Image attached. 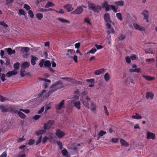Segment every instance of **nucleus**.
<instances>
[{
  "label": "nucleus",
  "mask_w": 157,
  "mask_h": 157,
  "mask_svg": "<svg viewBox=\"0 0 157 157\" xmlns=\"http://www.w3.org/2000/svg\"><path fill=\"white\" fill-rule=\"evenodd\" d=\"M44 106L42 107L41 108L38 110L37 112V113L38 114H41V113L44 110Z\"/></svg>",
  "instance_id": "nucleus-55"
},
{
  "label": "nucleus",
  "mask_w": 157,
  "mask_h": 157,
  "mask_svg": "<svg viewBox=\"0 0 157 157\" xmlns=\"http://www.w3.org/2000/svg\"><path fill=\"white\" fill-rule=\"evenodd\" d=\"M82 103L85 107L90 109L92 112L95 111L97 107L96 104L92 101H82Z\"/></svg>",
  "instance_id": "nucleus-3"
},
{
  "label": "nucleus",
  "mask_w": 157,
  "mask_h": 157,
  "mask_svg": "<svg viewBox=\"0 0 157 157\" xmlns=\"http://www.w3.org/2000/svg\"><path fill=\"white\" fill-rule=\"evenodd\" d=\"M87 3L88 4V8L90 9L91 10H94L95 8V6L93 3L89 1H88Z\"/></svg>",
  "instance_id": "nucleus-22"
},
{
  "label": "nucleus",
  "mask_w": 157,
  "mask_h": 157,
  "mask_svg": "<svg viewBox=\"0 0 157 157\" xmlns=\"http://www.w3.org/2000/svg\"><path fill=\"white\" fill-rule=\"evenodd\" d=\"M24 7L27 10H29L31 8L30 6L27 4H25L24 5Z\"/></svg>",
  "instance_id": "nucleus-50"
},
{
  "label": "nucleus",
  "mask_w": 157,
  "mask_h": 157,
  "mask_svg": "<svg viewBox=\"0 0 157 157\" xmlns=\"http://www.w3.org/2000/svg\"><path fill=\"white\" fill-rule=\"evenodd\" d=\"M35 141L34 139H32L29 140L28 141V144L29 145H33L34 144Z\"/></svg>",
  "instance_id": "nucleus-46"
},
{
  "label": "nucleus",
  "mask_w": 157,
  "mask_h": 157,
  "mask_svg": "<svg viewBox=\"0 0 157 157\" xmlns=\"http://www.w3.org/2000/svg\"><path fill=\"white\" fill-rule=\"evenodd\" d=\"M64 86L63 83L60 81L52 85L50 89V90L47 94H46L45 90H43L39 93V97L44 95L45 97H48L54 91L63 88Z\"/></svg>",
  "instance_id": "nucleus-1"
},
{
  "label": "nucleus",
  "mask_w": 157,
  "mask_h": 157,
  "mask_svg": "<svg viewBox=\"0 0 157 157\" xmlns=\"http://www.w3.org/2000/svg\"><path fill=\"white\" fill-rule=\"evenodd\" d=\"M20 111H22L25 113L28 114L30 113V111L29 109H20Z\"/></svg>",
  "instance_id": "nucleus-56"
},
{
  "label": "nucleus",
  "mask_w": 157,
  "mask_h": 157,
  "mask_svg": "<svg viewBox=\"0 0 157 157\" xmlns=\"http://www.w3.org/2000/svg\"><path fill=\"white\" fill-rule=\"evenodd\" d=\"M143 77L146 80L148 81L151 80L153 79L154 78L153 77L143 75Z\"/></svg>",
  "instance_id": "nucleus-43"
},
{
  "label": "nucleus",
  "mask_w": 157,
  "mask_h": 157,
  "mask_svg": "<svg viewBox=\"0 0 157 157\" xmlns=\"http://www.w3.org/2000/svg\"><path fill=\"white\" fill-rule=\"evenodd\" d=\"M31 64L33 65H34L36 64V62L37 61L38 59L37 57L35 56H31Z\"/></svg>",
  "instance_id": "nucleus-25"
},
{
  "label": "nucleus",
  "mask_w": 157,
  "mask_h": 157,
  "mask_svg": "<svg viewBox=\"0 0 157 157\" xmlns=\"http://www.w3.org/2000/svg\"><path fill=\"white\" fill-rule=\"evenodd\" d=\"M129 71L131 72H136L137 73H140L141 72V69L140 68H130L129 69Z\"/></svg>",
  "instance_id": "nucleus-23"
},
{
  "label": "nucleus",
  "mask_w": 157,
  "mask_h": 157,
  "mask_svg": "<svg viewBox=\"0 0 157 157\" xmlns=\"http://www.w3.org/2000/svg\"><path fill=\"white\" fill-rule=\"evenodd\" d=\"M53 134H52L48 136V137L47 136L44 137L42 139V141L43 144L45 143L48 140L49 141L50 143H52V140L53 136Z\"/></svg>",
  "instance_id": "nucleus-8"
},
{
  "label": "nucleus",
  "mask_w": 157,
  "mask_h": 157,
  "mask_svg": "<svg viewBox=\"0 0 157 157\" xmlns=\"http://www.w3.org/2000/svg\"><path fill=\"white\" fill-rule=\"evenodd\" d=\"M103 20L105 22V24H110L112 23V21L111 19L110 14L109 13H105L103 15Z\"/></svg>",
  "instance_id": "nucleus-5"
},
{
  "label": "nucleus",
  "mask_w": 157,
  "mask_h": 157,
  "mask_svg": "<svg viewBox=\"0 0 157 157\" xmlns=\"http://www.w3.org/2000/svg\"><path fill=\"white\" fill-rule=\"evenodd\" d=\"M30 65V63L27 62H25L23 63L21 65L22 68H25L28 67Z\"/></svg>",
  "instance_id": "nucleus-33"
},
{
  "label": "nucleus",
  "mask_w": 157,
  "mask_h": 157,
  "mask_svg": "<svg viewBox=\"0 0 157 157\" xmlns=\"http://www.w3.org/2000/svg\"><path fill=\"white\" fill-rule=\"evenodd\" d=\"M0 25H2L5 28H7L8 27L7 25L3 21H0Z\"/></svg>",
  "instance_id": "nucleus-54"
},
{
  "label": "nucleus",
  "mask_w": 157,
  "mask_h": 157,
  "mask_svg": "<svg viewBox=\"0 0 157 157\" xmlns=\"http://www.w3.org/2000/svg\"><path fill=\"white\" fill-rule=\"evenodd\" d=\"M25 69V68H22V67H21V75L22 77H24L26 75Z\"/></svg>",
  "instance_id": "nucleus-41"
},
{
  "label": "nucleus",
  "mask_w": 157,
  "mask_h": 157,
  "mask_svg": "<svg viewBox=\"0 0 157 157\" xmlns=\"http://www.w3.org/2000/svg\"><path fill=\"white\" fill-rule=\"evenodd\" d=\"M116 16L117 18L120 21L122 20V17L121 13H118L116 14Z\"/></svg>",
  "instance_id": "nucleus-37"
},
{
  "label": "nucleus",
  "mask_w": 157,
  "mask_h": 157,
  "mask_svg": "<svg viewBox=\"0 0 157 157\" xmlns=\"http://www.w3.org/2000/svg\"><path fill=\"white\" fill-rule=\"evenodd\" d=\"M57 19L58 21L61 23L65 24H70V22L69 20L62 17H58Z\"/></svg>",
  "instance_id": "nucleus-16"
},
{
  "label": "nucleus",
  "mask_w": 157,
  "mask_h": 157,
  "mask_svg": "<svg viewBox=\"0 0 157 157\" xmlns=\"http://www.w3.org/2000/svg\"><path fill=\"white\" fill-rule=\"evenodd\" d=\"M101 8L103 9L106 12H109L110 10H112L114 13H116L117 11V8L112 5H109L108 2L105 0L101 5Z\"/></svg>",
  "instance_id": "nucleus-2"
},
{
  "label": "nucleus",
  "mask_w": 157,
  "mask_h": 157,
  "mask_svg": "<svg viewBox=\"0 0 157 157\" xmlns=\"http://www.w3.org/2000/svg\"><path fill=\"white\" fill-rule=\"evenodd\" d=\"M36 17L39 20H40L43 17V15L41 13H38L36 14Z\"/></svg>",
  "instance_id": "nucleus-34"
},
{
  "label": "nucleus",
  "mask_w": 157,
  "mask_h": 157,
  "mask_svg": "<svg viewBox=\"0 0 157 157\" xmlns=\"http://www.w3.org/2000/svg\"><path fill=\"white\" fill-rule=\"evenodd\" d=\"M67 52L68 53L67 54V55H74L75 53V51L73 49H68L67 50Z\"/></svg>",
  "instance_id": "nucleus-38"
},
{
  "label": "nucleus",
  "mask_w": 157,
  "mask_h": 157,
  "mask_svg": "<svg viewBox=\"0 0 157 157\" xmlns=\"http://www.w3.org/2000/svg\"><path fill=\"white\" fill-rule=\"evenodd\" d=\"M105 26L108 29L107 31V34L108 35H110V33L114 34L115 33V32L114 29L113 28L111 27V25L110 24L108 23L105 24Z\"/></svg>",
  "instance_id": "nucleus-6"
},
{
  "label": "nucleus",
  "mask_w": 157,
  "mask_h": 157,
  "mask_svg": "<svg viewBox=\"0 0 157 157\" xmlns=\"http://www.w3.org/2000/svg\"><path fill=\"white\" fill-rule=\"evenodd\" d=\"M154 97L153 94L151 92H147L146 94V97L147 98H150L151 99L153 98Z\"/></svg>",
  "instance_id": "nucleus-24"
},
{
  "label": "nucleus",
  "mask_w": 157,
  "mask_h": 157,
  "mask_svg": "<svg viewBox=\"0 0 157 157\" xmlns=\"http://www.w3.org/2000/svg\"><path fill=\"white\" fill-rule=\"evenodd\" d=\"M118 140V139L116 138H111V141L113 143H117Z\"/></svg>",
  "instance_id": "nucleus-52"
},
{
  "label": "nucleus",
  "mask_w": 157,
  "mask_h": 157,
  "mask_svg": "<svg viewBox=\"0 0 157 157\" xmlns=\"http://www.w3.org/2000/svg\"><path fill=\"white\" fill-rule=\"evenodd\" d=\"M62 153L63 155H66L68 154L67 151L65 149H63L62 151Z\"/></svg>",
  "instance_id": "nucleus-58"
},
{
  "label": "nucleus",
  "mask_w": 157,
  "mask_h": 157,
  "mask_svg": "<svg viewBox=\"0 0 157 157\" xmlns=\"http://www.w3.org/2000/svg\"><path fill=\"white\" fill-rule=\"evenodd\" d=\"M68 147L70 150L71 152H72L73 151V152L75 153L77 152V149L74 144H69L68 146Z\"/></svg>",
  "instance_id": "nucleus-11"
},
{
  "label": "nucleus",
  "mask_w": 157,
  "mask_h": 157,
  "mask_svg": "<svg viewBox=\"0 0 157 157\" xmlns=\"http://www.w3.org/2000/svg\"><path fill=\"white\" fill-rule=\"evenodd\" d=\"M69 58H71V59H73L74 61L76 62L77 63L78 62V58L77 56L75 55L74 56H70Z\"/></svg>",
  "instance_id": "nucleus-48"
},
{
  "label": "nucleus",
  "mask_w": 157,
  "mask_h": 157,
  "mask_svg": "<svg viewBox=\"0 0 157 157\" xmlns=\"http://www.w3.org/2000/svg\"><path fill=\"white\" fill-rule=\"evenodd\" d=\"M145 52L147 53H153L151 50L150 49H147L146 50H145Z\"/></svg>",
  "instance_id": "nucleus-62"
},
{
  "label": "nucleus",
  "mask_w": 157,
  "mask_h": 157,
  "mask_svg": "<svg viewBox=\"0 0 157 157\" xmlns=\"http://www.w3.org/2000/svg\"><path fill=\"white\" fill-rule=\"evenodd\" d=\"M132 117L133 119H140L142 118L141 116L139 114L136 113L134 115L132 116Z\"/></svg>",
  "instance_id": "nucleus-26"
},
{
  "label": "nucleus",
  "mask_w": 157,
  "mask_h": 157,
  "mask_svg": "<svg viewBox=\"0 0 157 157\" xmlns=\"http://www.w3.org/2000/svg\"><path fill=\"white\" fill-rule=\"evenodd\" d=\"M55 134L58 138H61L65 136V133L60 129H57L56 130Z\"/></svg>",
  "instance_id": "nucleus-9"
},
{
  "label": "nucleus",
  "mask_w": 157,
  "mask_h": 157,
  "mask_svg": "<svg viewBox=\"0 0 157 157\" xmlns=\"http://www.w3.org/2000/svg\"><path fill=\"white\" fill-rule=\"evenodd\" d=\"M95 46L98 50L100 49L103 48V47L101 45H98L97 44H95Z\"/></svg>",
  "instance_id": "nucleus-60"
},
{
  "label": "nucleus",
  "mask_w": 157,
  "mask_h": 157,
  "mask_svg": "<svg viewBox=\"0 0 157 157\" xmlns=\"http://www.w3.org/2000/svg\"><path fill=\"white\" fill-rule=\"evenodd\" d=\"M18 13L20 15H23L25 16V11L24 10L21 9L19 10Z\"/></svg>",
  "instance_id": "nucleus-40"
},
{
  "label": "nucleus",
  "mask_w": 157,
  "mask_h": 157,
  "mask_svg": "<svg viewBox=\"0 0 157 157\" xmlns=\"http://www.w3.org/2000/svg\"><path fill=\"white\" fill-rule=\"evenodd\" d=\"M79 97L78 96H75L71 99V101L73 102L74 106L78 109L81 108V102L78 101Z\"/></svg>",
  "instance_id": "nucleus-4"
},
{
  "label": "nucleus",
  "mask_w": 157,
  "mask_h": 157,
  "mask_svg": "<svg viewBox=\"0 0 157 157\" xmlns=\"http://www.w3.org/2000/svg\"><path fill=\"white\" fill-rule=\"evenodd\" d=\"M45 60L44 59H42L40 62L39 63V65L41 67H42L43 66V65H44Z\"/></svg>",
  "instance_id": "nucleus-51"
},
{
  "label": "nucleus",
  "mask_w": 157,
  "mask_h": 157,
  "mask_svg": "<svg viewBox=\"0 0 157 157\" xmlns=\"http://www.w3.org/2000/svg\"><path fill=\"white\" fill-rule=\"evenodd\" d=\"M142 15L144 17V19L146 20L147 22H148L149 17V12L147 10H144L141 13Z\"/></svg>",
  "instance_id": "nucleus-10"
},
{
  "label": "nucleus",
  "mask_w": 157,
  "mask_h": 157,
  "mask_svg": "<svg viewBox=\"0 0 157 157\" xmlns=\"http://www.w3.org/2000/svg\"><path fill=\"white\" fill-rule=\"evenodd\" d=\"M41 117V115H35L33 117V119L35 120H37L39 118H40V117Z\"/></svg>",
  "instance_id": "nucleus-59"
},
{
  "label": "nucleus",
  "mask_w": 157,
  "mask_h": 157,
  "mask_svg": "<svg viewBox=\"0 0 157 157\" xmlns=\"http://www.w3.org/2000/svg\"><path fill=\"white\" fill-rule=\"evenodd\" d=\"M107 39V42L109 44H110L111 43V36L110 35H108L106 37Z\"/></svg>",
  "instance_id": "nucleus-49"
},
{
  "label": "nucleus",
  "mask_w": 157,
  "mask_h": 157,
  "mask_svg": "<svg viewBox=\"0 0 157 157\" xmlns=\"http://www.w3.org/2000/svg\"><path fill=\"white\" fill-rule=\"evenodd\" d=\"M86 81L87 82H90L92 84H94V80L93 79H87Z\"/></svg>",
  "instance_id": "nucleus-63"
},
{
  "label": "nucleus",
  "mask_w": 157,
  "mask_h": 157,
  "mask_svg": "<svg viewBox=\"0 0 157 157\" xmlns=\"http://www.w3.org/2000/svg\"><path fill=\"white\" fill-rule=\"evenodd\" d=\"M28 13L31 18H33L34 17V15L33 12L31 10H29L28 11Z\"/></svg>",
  "instance_id": "nucleus-47"
},
{
  "label": "nucleus",
  "mask_w": 157,
  "mask_h": 157,
  "mask_svg": "<svg viewBox=\"0 0 157 157\" xmlns=\"http://www.w3.org/2000/svg\"><path fill=\"white\" fill-rule=\"evenodd\" d=\"M51 63L49 60L44 61V66L45 67H49L51 66Z\"/></svg>",
  "instance_id": "nucleus-42"
},
{
  "label": "nucleus",
  "mask_w": 157,
  "mask_h": 157,
  "mask_svg": "<svg viewBox=\"0 0 157 157\" xmlns=\"http://www.w3.org/2000/svg\"><path fill=\"white\" fill-rule=\"evenodd\" d=\"M6 50L7 52L9 55H11L15 53V52L14 50H13L11 48H9L6 49Z\"/></svg>",
  "instance_id": "nucleus-29"
},
{
  "label": "nucleus",
  "mask_w": 157,
  "mask_h": 157,
  "mask_svg": "<svg viewBox=\"0 0 157 157\" xmlns=\"http://www.w3.org/2000/svg\"><path fill=\"white\" fill-rule=\"evenodd\" d=\"M105 70L104 68H101V69L96 70L94 72V74L97 75H99L100 74L103 73L105 72Z\"/></svg>",
  "instance_id": "nucleus-20"
},
{
  "label": "nucleus",
  "mask_w": 157,
  "mask_h": 157,
  "mask_svg": "<svg viewBox=\"0 0 157 157\" xmlns=\"http://www.w3.org/2000/svg\"><path fill=\"white\" fill-rule=\"evenodd\" d=\"M29 49L28 47H22L21 50V52L22 53L25 52L27 53L29 52Z\"/></svg>",
  "instance_id": "nucleus-31"
},
{
  "label": "nucleus",
  "mask_w": 157,
  "mask_h": 157,
  "mask_svg": "<svg viewBox=\"0 0 157 157\" xmlns=\"http://www.w3.org/2000/svg\"><path fill=\"white\" fill-rule=\"evenodd\" d=\"M54 6V4L51 2H48L45 5L46 8H48Z\"/></svg>",
  "instance_id": "nucleus-44"
},
{
  "label": "nucleus",
  "mask_w": 157,
  "mask_h": 157,
  "mask_svg": "<svg viewBox=\"0 0 157 157\" xmlns=\"http://www.w3.org/2000/svg\"><path fill=\"white\" fill-rule=\"evenodd\" d=\"M6 75L4 74H2L1 76V79L4 82L6 80Z\"/></svg>",
  "instance_id": "nucleus-57"
},
{
  "label": "nucleus",
  "mask_w": 157,
  "mask_h": 157,
  "mask_svg": "<svg viewBox=\"0 0 157 157\" xmlns=\"http://www.w3.org/2000/svg\"><path fill=\"white\" fill-rule=\"evenodd\" d=\"M146 138L147 139L154 140L155 138V134L149 131H147L146 134Z\"/></svg>",
  "instance_id": "nucleus-14"
},
{
  "label": "nucleus",
  "mask_w": 157,
  "mask_h": 157,
  "mask_svg": "<svg viewBox=\"0 0 157 157\" xmlns=\"http://www.w3.org/2000/svg\"><path fill=\"white\" fill-rule=\"evenodd\" d=\"M115 3L117 5L120 6H123L124 5V2L123 0H120L116 2Z\"/></svg>",
  "instance_id": "nucleus-32"
},
{
  "label": "nucleus",
  "mask_w": 157,
  "mask_h": 157,
  "mask_svg": "<svg viewBox=\"0 0 157 157\" xmlns=\"http://www.w3.org/2000/svg\"><path fill=\"white\" fill-rule=\"evenodd\" d=\"M106 134V132L102 130L100 131L99 132V135L100 136H102Z\"/></svg>",
  "instance_id": "nucleus-53"
},
{
  "label": "nucleus",
  "mask_w": 157,
  "mask_h": 157,
  "mask_svg": "<svg viewBox=\"0 0 157 157\" xmlns=\"http://www.w3.org/2000/svg\"><path fill=\"white\" fill-rule=\"evenodd\" d=\"M20 65V63L18 62L14 64L13 65V67L14 68V69L13 70H16L17 71H18V70L19 68Z\"/></svg>",
  "instance_id": "nucleus-35"
},
{
  "label": "nucleus",
  "mask_w": 157,
  "mask_h": 157,
  "mask_svg": "<svg viewBox=\"0 0 157 157\" xmlns=\"http://www.w3.org/2000/svg\"><path fill=\"white\" fill-rule=\"evenodd\" d=\"M0 109L3 112H7L9 111L8 108L7 107L4 105L0 106Z\"/></svg>",
  "instance_id": "nucleus-28"
},
{
  "label": "nucleus",
  "mask_w": 157,
  "mask_h": 157,
  "mask_svg": "<svg viewBox=\"0 0 157 157\" xmlns=\"http://www.w3.org/2000/svg\"><path fill=\"white\" fill-rule=\"evenodd\" d=\"M64 100H62L57 106L56 107V108L58 110H60L62 108L64 107Z\"/></svg>",
  "instance_id": "nucleus-19"
},
{
  "label": "nucleus",
  "mask_w": 157,
  "mask_h": 157,
  "mask_svg": "<svg viewBox=\"0 0 157 157\" xmlns=\"http://www.w3.org/2000/svg\"><path fill=\"white\" fill-rule=\"evenodd\" d=\"M84 23H86L87 25H91L92 23L91 22V19L88 17H85L83 19Z\"/></svg>",
  "instance_id": "nucleus-21"
},
{
  "label": "nucleus",
  "mask_w": 157,
  "mask_h": 157,
  "mask_svg": "<svg viewBox=\"0 0 157 157\" xmlns=\"http://www.w3.org/2000/svg\"><path fill=\"white\" fill-rule=\"evenodd\" d=\"M104 78L105 81L106 82H108L110 79V75L108 73H106L104 75Z\"/></svg>",
  "instance_id": "nucleus-36"
},
{
  "label": "nucleus",
  "mask_w": 157,
  "mask_h": 157,
  "mask_svg": "<svg viewBox=\"0 0 157 157\" xmlns=\"http://www.w3.org/2000/svg\"><path fill=\"white\" fill-rule=\"evenodd\" d=\"M133 26L135 29L137 30L144 31L145 30V28L141 26L136 23H134Z\"/></svg>",
  "instance_id": "nucleus-13"
},
{
  "label": "nucleus",
  "mask_w": 157,
  "mask_h": 157,
  "mask_svg": "<svg viewBox=\"0 0 157 157\" xmlns=\"http://www.w3.org/2000/svg\"><path fill=\"white\" fill-rule=\"evenodd\" d=\"M42 140V136H40V137H39L36 142V145H38L41 142Z\"/></svg>",
  "instance_id": "nucleus-45"
},
{
  "label": "nucleus",
  "mask_w": 157,
  "mask_h": 157,
  "mask_svg": "<svg viewBox=\"0 0 157 157\" xmlns=\"http://www.w3.org/2000/svg\"><path fill=\"white\" fill-rule=\"evenodd\" d=\"M80 43H79V42L77 43H76L75 45V48H76L78 49L80 47Z\"/></svg>",
  "instance_id": "nucleus-61"
},
{
  "label": "nucleus",
  "mask_w": 157,
  "mask_h": 157,
  "mask_svg": "<svg viewBox=\"0 0 157 157\" xmlns=\"http://www.w3.org/2000/svg\"><path fill=\"white\" fill-rule=\"evenodd\" d=\"M17 114L18 115L19 117L22 119H24L26 118L25 115L20 111H18Z\"/></svg>",
  "instance_id": "nucleus-30"
},
{
  "label": "nucleus",
  "mask_w": 157,
  "mask_h": 157,
  "mask_svg": "<svg viewBox=\"0 0 157 157\" xmlns=\"http://www.w3.org/2000/svg\"><path fill=\"white\" fill-rule=\"evenodd\" d=\"M83 9L81 6H78L77 8L73 11L72 13L76 14H79L83 12Z\"/></svg>",
  "instance_id": "nucleus-12"
},
{
  "label": "nucleus",
  "mask_w": 157,
  "mask_h": 157,
  "mask_svg": "<svg viewBox=\"0 0 157 157\" xmlns=\"http://www.w3.org/2000/svg\"><path fill=\"white\" fill-rule=\"evenodd\" d=\"M44 130H40L35 132L37 136H41L44 132Z\"/></svg>",
  "instance_id": "nucleus-39"
},
{
  "label": "nucleus",
  "mask_w": 157,
  "mask_h": 157,
  "mask_svg": "<svg viewBox=\"0 0 157 157\" xmlns=\"http://www.w3.org/2000/svg\"><path fill=\"white\" fill-rule=\"evenodd\" d=\"M64 8L67 12H70L73 10L74 8L71 4H67L64 6Z\"/></svg>",
  "instance_id": "nucleus-15"
},
{
  "label": "nucleus",
  "mask_w": 157,
  "mask_h": 157,
  "mask_svg": "<svg viewBox=\"0 0 157 157\" xmlns=\"http://www.w3.org/2000/svg\"><path fill=\"white\" fill-rule=\"evenodd\" d=\"M154 59H146V61L147 62H153L154 61Z\"/></svg>",
  "instance_id": "nucleus-64"
},
{
  "label": "nucleus",
  "mask_w": 157,
  "mask_h": 157,
  "mask_svg": "<svg viewBox=\"0 0 157 157\" xmlns=\"http://www.w3.org/2000/svg\"><path fill=\"white\" fill-rule=\"evenodd\" d=\"M54 121L53 120L48 121L44 126V128L45 130H48L50 129L52 125L54 124Z\"/></svg>",
  "instance_id": "nucleus-7"
},
{
  "label": "nucleus",
  "mask_w": 157,
  "mask_h": 157,
  "mask_svg": "<svg viewBox=\"0 0 157 157\" xmlns=\"http://www.w3.org/2000/svg\"><path fill=\"white\" fill-rule=\"evenodd\" d=\"M97 51V49L94 48H92L89 51L86 52V54L88 55L90 54H94Z\"/></svg>",
  "instance_id": "nucleus-27"
},
{
  "label": "nucleus",
  "mask_w": 157,
  "mask_h": 157,
  "mask_svg": "<svg viewBox=\"0 0 157 157\" xmlns=\"http://www.w3.org/2000/svg\"><path fill=\"white\" fill-rule=\"evenodd\" d=\"M120 142L121 146L128 147L129 146V143L125 140L123 139H120Z\"/></svg>",
  "instance_id": "nucleus-18"
},
{
  "label": "nucleus",
  "mask_w": 157,
  "mask_h": 157,
  "mask_svg": "<svg viewBox=\"0 0 157 157\" xmlns=\"http://www.w3.org/2000/svg\"><path fill=\"white\" fill-rule=\"evenodd\" d=\"M18 71L16 70H13V71H10L7 73L6 75L7 77H10L13 75H15L18 73Z\"/></svg>",
  "instance_id": "nucleus-17"
}]
</instances>
